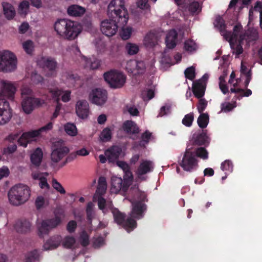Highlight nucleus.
Instances as JSON below:
<instances>
[{
	"label": "nucleus",
	"mask_w": 262,
	"mask_h": 262,
	"mask_svg": "<svg viewBox=\"0 0 262 262\" xmlns=\"http://www.w3.org/2000/svg\"><path fill=\"white\" fill-rule=\"evenodd\" d=\"M208 104L207 101L204 98H200L199 103L197 105V109L200 113H202L206 109Z\"/></svg>",
	"instance_id": "59"
},
{
	"label": "nucleus",
	"mask_w": 262,
	"mask_h": 262,
	"mask_svg": "<svg viewBox=\"0 0 262 262\" xmlns=\"http://www.w3.org/2000/svg\"><path fill=\"white\" fill-rule=\"evenodd\" d=\"M205 83H201V81H196L193 83L192 91L194 96L198 98H202L205 91Z\"/></svg>",
	"instance_id": "28"
},
{
	"label": "nucleus",
	"mask_w": 262,
	"mask_h": 262,
	"mask_svg": "<svg viewBox=\"0 0 262 262\" xmlns=\"http://www.w3.org/2000/svg\"><path fill=\"white\" fill-rule=\"evenodd\" d=\"M214 25L215 27L217 28L221 32V35L225 38H229L230 35L232 34L230 32H227L225 30L226 25L225 24V20L222 17L218 16L216 17Z\"/></svg>",
	"instance_id": "23"
},
{
	"label": "nucleus",
	"mask_w": 262,
	"mask_h": 262,
	"mask_svg": "<svg viewBox=\"0 0 262 262\" xmlns=\"http://www.w3.org/2000/svg\"><path fill=\"white\" fill-rule=\"evenodd\" d=\"M60 222L61 220L59 217L42 221L40 225L38 227L39 235L43 236L44 235L48 234L51 229L59 225Z\"/></svg>",
	"instance_id": "14"
},
{
	"label": "nucleus",
	"mask_w": 262,
	"mask_h": 262,
	"mask_svg": "<svg viewBox=\"0 0 262 262\" xmlns=\"http://www.w3.org/2000/svg\"><path fill=\"white\" fill-rule=\"evenodd\" d=\"M52 127L53 124L50 122L37 130L25 133L18 140V143L20 145L26 147L28 143L34 141L35 138L39 136L41 133L50 130Z\"/></svg>",
	"instance_id": "9"
},
{
	"label": "nucleus",
	"mask_w": 262,
	"mask_h": 262,
	"mask_svg": "<svg viewBox=\"0 0 262 262\" xmlns=\"http://www.w3.org/2000/svg\"><path fill=\"white\" fill-rule=\"evenodd\" d=\"M184 49L186 51L191 53L197 50L198 45L194 40L188 39L184 43Z\"/></svg>",
	"instance_id": "41"
},
{
	"label": "nucleus",
	"mask_w": 262,
	"mask_h": 262,
	"mask_svg": "<svg viewBox=\"0 0 262 262\" xmlns=\"http://www.w3.org/2000/svg\"><path fill=\"white\" fill-rule=\"evenodd\" d=\"M100 139L103 142L110 141L112 137V131L108 128H105L100 135Z\"/></svg>",
	"instance_id": "45"
},
{
	"label": "nucleus",
	"mask_w": 262,
	"mask_h": 262,
	"mask_svg": "<svg viewBox=\"0 0 262 262\" xmlns=\"http://www.w3.org/2000/svg\"><path fill=\"white\" fill-rule=\"evenodd\" d=\"M235 107V103L232 104L230 102H224L221 105V112H228Z\"/></svg>",
	"instance_id": "54"
},
{
	"label": "nucleus",
	"mask_w": 262,
	"mask_h": 262,
	"mask_svg": "<svg viewBox=\"0 0 262 262\" xmlns=\"http://www.w3.org/2000/svg\"><path fill=\"white\" fill-rule=\"evenodd\" d=\"M241 81L240 78H237L234 79V81L232 82V83H229L231 85L233 86V88H231L230 91L233 93H241L243 92V90L240 88H237L239 85V83Z\"/></svg>",
	"instance_id": "51"
},
{
	"label": "nucleus",
	"mask_w": 262,
	"mask_h": 262,
	"mask_svg": "<svg viewBox=\"0 0 262 262\" xmlns=\"http://www.w3.org/2000/svg\"><path fill=\"white\" fill-rule=\"evenodd\" d=\"M62 241V237L56 235L51 237L44 244L43 247L46 250H52L57 248Z\"/></svg>",
	"instance_id": "27"
},
{
	"label": "nucleus",
	"mask_w": 262,
	"mask_h": 262,
	"mask_svg": "<svg viewBox=\"0 0 262 262\" xmlns=\"http://www.w3.org/2000/svg\"><path fill=\"white\" fill-rule=\"evenodd\" d=\"M171 106L169 104H166L161 107L159 113L157 116L158 117H162L164 116L167 115L170 113Z\"/></svg>",
	"instance_id": "60"
},
{
	"label": "nucleus",
	"mask_w": 262,
	"mask_h": 262,
	"mask_svg": "<svg viewBox=\"0 0 262 262\" xmlns=\"http://www.w3.org/2000/svg\"><path fill=\"white\" fill-rule=\"evenodd\" d=\"M37 63L40 67L50 71L51 76L55 75L57 63L54 58L48 56L41 57L38 60Z\"/></svg>",
	"instance_id": "18"
},
{
	"label": "nucleus",
	"mask_w": 262,
	"mask_h": 262,
	"mask_svg": "<svg viewBox=\"0 0 262 262\" xmlns=\"http://www.w3.org/2000/svg\"><path fill=\"white\" fill-rule=\"evenodd\" d=\"M94 206V205L92 202H89L87 205L86 211L88 218L89 220H91L93 216L94 212L93 209Z\"/></svg>",
	"instance_id": "63"
},
{
	"label": "nucleus",
	"mask_w": 262,
	"mask_h": 262,
	"mask_svg": "<svg viewBox=\"0 0 262 262\" xmlns=\"http://www.w3.org/2000/svg\"><path fill=\"white\" fill-rule=\"evenodd\" d=\"M185 8L188 10L191 15H194L201 12L202 5L197 1H191L190 0V2H188V4L186 5Z\"/></svg>",
	"instance_id": "30"
},
{
	"label": "nucleus",
	"mask_w": 262,
	"mask_h": 262,
	"mask_svg": "<svg viewBox=\"0 0 262 262\" xmlns=\"http://www.w3.org/2000/svg\"><path fill=\"white\" fill-rule=\"evenodd\" d=\"M64 128L66 133L70 136H75L77 134L76 126L73 123H67L64 125Z\"/></svg>",
	"instance_id": "40"
},
{
	"label": "nucleus",
	"mask_w": 262,
	"mask_h": 262,
	"mask_svg": "<svg viewBox=\"0 0 262 262\" xmlns=\"http://www.w3.org/2000/svg\"><path fill=\"white\" fill-rule=\"evenodd\" d=\"M29 3L27 1H24L18 6V11L20 15L25 16L29 12Z\"/></svg>",
	"instance_id": "44"
},
{
	"label": "nucleus",
	"mask_w": 262,
	"mask_h": 262,
	"mask_svg": "<svg viewBox=\"0 0 262 262\" xmlns=\"http://www.w3.org/2000/svg\"><path fill=\"white\" fill-rule=\"evenodd\" d=\"M79 241L83 246H86L89 244V236L85 231L81 232L79 237Z\"/></svg>",
	"instance_id": "58"
},
{
	"label": "nucleus",
	"mask_w": 262,
	"mask_h": 262,
	"mask_svg": "<svg viewBox=\"0 0 262 262\" xmlns=\"http://www.w3.org/2000/svg\"><path fill=\"white\" fill-rule=\"evenodd\" d=\"M106 188V179L103 177H101L99 179L97 192L100 195H103L105 193Z\"/></svg>",
	"instance_id": "38"
},
{
	"label": "nucleus",
	"mask_w": 262,
	"mask_h": 262,
	"mask_svg": "<svg viewBox=\"0 0 262 262\" xmlns=\"http://www.w3.org/2000/svg\"><path fill=\"white\" fill-rule=\"evenodd\" d=\"M75 112L79 118H87L90 113L88 102L83 99L78 100L75 104Z\"/></svg>",
	"instance_id": "19"
},
{
	"label": "nucleus",
	"mask_w": 262,
	"mask_h": 262,
	"mask_svg": "<svg viewBox=\"0 0 262 262\" xmlns=\"http://www.w3.org/2000/svg\"><path fill=\"white\" fill-rule=\"evenodd\" d=\"M52 94V97L56 99L57 102H59V96L62 94V91L58 89H52L50 91Z\"/></svg>",
	"instance_id": "64"
},
{
	"label": "nucleus",
	"mask_w": 262,
	"mask_h": 262,
	"mask_svg": "<svg viewBox=\"0 0 262 262\" xmlns=\"http://www.w3.org/2000/svg\"><path fill=\"white\" fill-rule=\"evenodd\" d=\"M90 99L93 103L102 105L106 102L107 99V92L102 89H95L91 92Z\"/></svg>",
	"instance_id": "16"
},
{
	"label": "nucleus",
	"mask_w": 262,
	"mask_h": 262,
	"mask_svg": "<svg viewBox=\"0 0 262 262\" xmlns=\"http://www.w3.org/2000/svg\"><path fill=\"white\" fill-rule=\"evenodd\" d=\"M12 117V110L9 103L5 99H0V125L8 123Z\"/></svg>",
	"instance_id": "12"
},
{
	"label": "nucleus",
	"mask_w": 262,
	"mask_h": 262,
	"mask_svg": "<svg viewBox=\"0 0 262 262\" xmlns=\"http://www.w3.org/2000/svg\"><path fill=\"white\" fill-rule=\"evenodd\" d=\"M117 165L123 170L124 184L128 185L133 179V174L128 164L123 161H117Z\"/></svg>",
	"instance_id": "22"
},
{
	"label": "nucleus",
	"mask_w": 262,
	"mask_h": 262,
	"mask_svg": "<svg viewBox=\"0 0 262 262\" xmlns=\"http://www.w3.org/2000/svg\"><path fill=\"white\" fill-rule=\"evenodd\" d=\"M0 87L2 91H0V95H4L10 99H13L16 89L13 84L9 81L2 80L0 82Z\"/></svg>",
	"instance_id": "20"
},
{
	"label": "nucleus",
	"mask_w": 262,
	"mask_h": 262,
	"mask_svg": "<svg viewBox=\"0 0 262 262\" xmlns=\"http://www.w3.org/2000/svg\"><path fill=\"white\" fill-rule=\"evenodd\" d=\"M126 50L129 55H135L139 51L138 45L133 43H127L125 47Z\"/></svg>",
	"instance_id": "47"
},
{
	"label": "nucleus",
	"mask_w": 262,
	"mask_h": 262,
	"mask_svg": "<svg viewBox=\"0 0 262 262\" xmlns=\"http://www.w3.org/2000/svg\"><path fill=\"white\" fill-rule=\"evenodd\" d=\"M17 67V59L15 55L8 50L0 52V71L11 73L15 71Z\"/></svg>",
	"instance_id": "7"
},
{
	"label": "nucleus",
	"mask_w": 262,
	"mask_h": 262,
	"mask_svg": "<svg viewBox=\"0 0 262 262\" xmlns=\"http://www.w3.org/2000/svg\"><path fill=\"white\" fill-rule=\"evenodd\" d=\"M70 152L69 148L62 140L55 142L51 147V166L55 168Z\"/></svg>",
	"instance_id": "6"
},
{
	"label": "nucleus",
	"mask_w": 262,
	"mask_h": 262,
	"mask_svg": "<svg viewBox=\"0 0 262 262\" xmlns=\"http://www.w3.org/2000/svg\"><path fill=\"white\" fill-rule=\"evenodd\" d=\"M124 130L129 135H136L139 133V128L132 121H126L123 124Z\"/></svg>",
	"instance_id": "31"
},
{
	"label": "nucleus",
	"mask_w": 262,
	"mask_h": 262,
	"mask_svg": "<svg viewBox=\"0 0 262 262\" xmlns=\"http://www.w3.org/2000/svg\"><path fill=\"white\" fill-rule=\"evenodd\" d=\"M61 80L66 83L68 86L71 87L75 85L76 77H74L72 74L66 72L62 73Z\"/></svg>",
	"instance_id": "35"
},
{
	"label": "nucleus",
	"mask_w": 262,
	"mask_h": 262,
	"mask_svg": "<svg viewBox=\"0 0 262 262\" xmlns=\"http://www.w3.org/2000/svg\"><path fill=\"white\" fill-rule=\"evenodd\" d=\"M158 40L159 38L155 33L149 32L144 39V44L147 47L152 48L158 43Z\"/></svg>",
	"instance_id": "32"
},
{
	"label": "nucleus",
	"mask_w": 262,
	"mask_h": 262,
	"mask_svg": "<svg viewBox=\"0 0 262 262\" xmlns=\"http://www.w3.org/2000/svg\"><path fill=\"white\" fill-rule=\"evenodd\" d=\"M126 69L128 72L136 75L144 73L145 71L146 66L143 61L130 60L127 62Z\"/></svg>",
	"instance_id": "17"
},
{
	"label": "nucleus",
	"mask_w": 262,
	"mask_h": 262,
	"mask_svg": "<svg viewBox=\"0 0 262 262\" xmlns=\"http://www.w3.org/2000/svg\"><path fill=\"white\" fill-rule=\"evenodd\" d=\"M21 98L22 99L24 98H27L31 97H32L33 92L31 89H30L27 86H23L21 88Z\"/></svg>",
	"instance_id": "53"
},
{
	"label": "nucleus",
	"mask_w": 262,
	"mask_h": 262,
	"mask_svg": "<svg viewBox=\"0 0 262 262\" xmlns=\"http://www.w3.org/2000/svg\"><path fill=\"white\" fill-rule=\"evenodd\" d=\"M177 36L178 34L175 30H171L167 33L165 38V42L168 48L173 49L176 46Z\"/></svg>",
	"instance_id": "24"
},
{
	"label": "nucleus",
	"mask_w": 262,
	"mask_h": 262,
	"mask_svg": "<svg viewBox=\"0 0 262 262\" xmlns=\"http://www.w3.org/2000/svg\"><path fill=\"white\" fill-rule=\"evenodd\" d=\"M67 11L69 15L79 16L84 14L85 9L78 5H73L68 8Z\"/></svg>",
	"instance_id": "33"
},
{
	"label": "nucleus",
	"mask_w": 262,
	"mask_h": 262,
	"mask_svg": "<svg viewBox=\"0 0 262 262\" xmlns=\"http://www.w3.org/2000/svg\"><path fill=\"white\" fill-rule=\"evenodd\" d=\"M201 115L198 118V125L202 128H205L209 122V115L207 113H200Z\"/></svg>",
	"instance_id": "37"
},
{
	"label": "nucleus",
	"mask_w": 262,
	"mask_h": 262,
	"mask_svg": "<svg viewBox=\"0 0 262 262\" xmlns=\"http://www.w3.org/2000/svg\"><path fill=\"white\" fill-rule=\"evenodd\" d=\"M107 15L112 19L117 20L120 26L127 23L128 16L127 9L124 7L123 0H112L108 6Z\"/></svg>",
	"instance_id": "4"
},
{
	"label": "nucleus",
	"mask_w": 262,
	"mask_h": 262,
	"mask_svg": "<svg viewBox=\"0 0 262 262\" xmlns=\"http://www.w3.org/2000/svg\"><path fill=\"white\" fill-rule=\"evenodd\" d=\"M31 224L27 221H18L15 225V228L18 232L26 233L30 230Z\"/></svg>",
	"instance_id": "34"
},
{
	"label": "nucleus",
	"mask_w": 262,
	"mask_h": 262,
	"mask_svg": "<svg viewBox=\"0 0 262 262\" xmlns=\"http://www.w3.org/2000/svg\"><path fill=\"white\" fill-rule=\"evenodd\" d=\"M62 245L64 247L67 248H71L74 247L75 244V239L72 236H66L62 240Z\"/></svg>",
	"instance_id": "46"
},
{
	"label": "nucleus",
	"mask_w": 262,
	"mask_h": 262,
	"mask_svg": "<svg viewBox=\"0 0 262 262\" xmlns=\"http://www.w3.org/2000/svg\"><path fill=\"white\" fill-rule=\"evenodd\" d=\"M98 205L99 208L102 210L104 213L106 212L108 208H110V209L111 210V208H113L112 206V203H108L106 204L105 200L102 197H99L98 198Z\"/></svg>",
	"instance_id": "39"
},
{
	"label": "nucleus",
	"mask_w": 262,
	"mask_h": 262,
	"mask_svg": "<svg viewBox=\"0 0 262 262\" xmlns=\"http://www.w3.org/2000/svg\"><path fill=\"white\" fill-rule=\"evenodd\" d=\"M241 72L246 76V80L245 81V86L247 88L251 79V74L250 70H248L247 67L244 64L243 62H241Z\"/></svg>",
	"instance_id": "42"
},
{
	"label": "nucleus",
	"mask_w": 262,
	"mask_h": 262,
	"mask_svg": "<svg viewBox=\"0 0 262 262\" xmlns=\"http://www.w3.org/2000/svg\"><path fill=\"white\" fill-rule=\"evenodd\" d=\"M240 34L244 37V39L247 40L248 42L255 40L258 38V33L254 29L248 30L246 33L243 34V28H242L241 32L239 33V36Z\"/></svg>",
	"instance_id": "36"
},
{
	"label": "nucleus",
	"mask_w": 262,
	"mask_h": 262,
	"mask_svg": "<svg viewBox=\"0 0 262 262\" xmlns=\"http://www.w3.org/2000/svg\"><path fill=\"white\" fill-rule=\"evenodd\" d=\"M132 31L133 29L131 27H123L120 33V36L123 39H127L130 37Z\"/></svg>",
	"instance_id": "49"
},
{
	"label": "nucleus",
	"mask_w": 262,
	"mask_h": 262,
	"mask_svg": "<svg viewBox=\"0 0 262 262\" xmlns=\"http://www.w3.org/2000/svg\"><path fill=\"white\" fill-rule=\"evenodd\" d=\"M154 92L152 90L144 91L142 93V96L144 100H149L154 97Z\"/></svg>",
	"instance_id": "62"
},
{
	"label": "nucleus",
	"mask_w": 262,
	"mask_h": 262,
	"mask_svg": "<svg viewBox=\"0 0 262 262\" xmlns=\"http://www.w3.org/2000/svg\"><path fill=\"white\" fill-rule=\"evenodd\" d=\"M194 120V115L192 113L186 115L182 120V123L187 127L191 126Z\"/></svg>",
	"instance_id": "48"
},
{
	"label": "nucleus",
	"mask_w": 262,
	"mask_h": 262,
	"mask_svg": "<svg viewBox=\"0 0 262 262\" xmlns=\"http://www.w3.org/2000/svg\"><path fill=\"white\" fill-rule=\"evenodd\" d=\"M49 174L47 172H33L31 174V177L34 180H37L39 181L43 180V179L47 177Z\"/></svg>",
	"instance_id": "57"
},
{
	"label": "nucleus",
	"mask_w": 262,
	"mask_h": 262,
	"mask_svg": "<svg viewBox=\"0 0 262 262\" xmlns=\"http://www.w3.org/2000/svg\"><path fill=\"white\" fill-rule=\"evenodd\" d=\"M52 186L53 188L60 194H65L66 190L61 184L58 182L56 179L52 180Z\"/></svg>",
	"instance_id": "55"
},
{
	"label": "nucleus",
	"mask_w": 262,
	"mask_h": 262,
	"mask_svg": "<svg viewBox=\"0 0 262 262\" xmlns=\"http://www.w3.org/2000/svg\"><path fill=\"white\" fill-rule=\"evenodd\" d=\"M3 13L5 17L9 20L13 19L16 14V11L13 6L8 2L2 3Z\"/></svg>",
	"instance_id": "26"
},
{
	"label": "nucleus",
	"mask_w": 262,
	"mask_h": 262,
	"mask_svg": "<svg viewBox=\"0 0 262 262\" xmlns=\"http://www.w3.org/2000/svg\"><path fill=\"white\" fill-rule=\"evenodd\" d=\"M154 168V164L150 161L142 160L136 171V180L143 181L147 179L146 174L151 171Z\"/></svg>",
	"instance_id": "13"
},
{
	"label": "nucleus",
	"mask_w": 262,
	"mask_h": 262,
	"mask_svg": "<svg viewBox=\"0 0 262 262\" xmlns=\"http://www.w3.org/2000/svg\"><path fill=\"white\" fill-rule=\"evenodd\" d=\"M23 47L27 54H30L33 51L34 43L31 40H28L23 42Z\"/></svg>",
	"instance_id": "50"
},
{
	"label": "nucleus",
	"mask_w": 262,
	"mask_h": 262,
	"mask_svg": "<svg viewBox=\"0 0 262 262\" xmlns=\"http://www.w3.org/2000/svg\"><path fill=\"white\" fill-rule=\"evenodd\" d=\"M121 151L119 146H113L105 151V155L110 162H114L119 158Z\"/></svg>",
	"instance_id": "21"
},
{
	"label": "nucleus",
	"mask_w": 262,
	"mask_h": 262,
	"mask_svg": "<svg viewBox=\"0 0 262 262\" xmlns=\"http://www.w3.org/2000/svg\"><path fill=\"white\" fill-rule=\"evenodd\" d=\"M105 80L113 88H120L123 86L126 81L125 76L122 73L112 70L104 74Z\"/></svg>",
	"instance_id": "10"
},
{
	"label": "nucleus",
	"mask_w": 262,
	"mask_h": 262,
	"mask_svg": "<svg viewBox=\"0 0 262 262\" xmlns=\"http://www.w3.org/2000/svg\"><path fill=\"white\" fill-rule=\"evenodd\" d=\"M122 179L116 176H113L111 178V191L112 193H117L122 188L125 190L126 188L124 184H122Z\"/></svg>",
	"instance_id": "25"
},
{
	"label": "nucleus",
	"mask_w": 262,
	"mask_h": 262,
	"mask_svg": "<svg viewBox=\"0 0 262 262\" xmlns=\"http://www.w3.org/2000/svg\"><path fill=\"white\" fill-rule=\"evenodd\" d=\"M45 103V100L32 96L23 99L21 107L23 111L26 114H30L35 108L42 106Z\"/></svg>",
	"instance_id": "11"
},
{
	"label": "nucleus",
	"mask_w": 262,
	"mask_h": 262,
	"mask_svg": "<svg viewBox=\"0 0 262 262\" xmlns=\"http://www.w3.org/2000/svg\"><path fill=\"white\" fill-rule=\"evenodd\" d=\"M117 20L115 19H105L101 22V31L107 36L114 35L117 31Z\"/></svg>",
	"instance_id": "15"
},
{
	"label": "nucleus",
	"mask_w": 262,
	"mask_h": 262,
	"mask_svg": "<svg viewBox=\"0 0 262 262\" xmlns=\"http://www.w3.org/2000/svg\"><path fill=\"white\" fill-rule=\"evenodd\" d=\"M185 75L187 78L193 80L195 77V70L192 67L188 68L185 71Z\"/></svg>",
	"instance_id": "61"
},
{
	"label": "nucleus",
	"mask_w": 262,
	"mask_h": 262,
	"mask_svg": "<svg viewBox=\"0 0 262 262\" xmlns=\"http://www.w3.org/2000/svg\"><path fill=\"white\" fill-rule=\"evenodd\" d=\"M221 168L223 171L231 172L233 170V165L230 161L225 160L221 164Z\"/></svg>",
	"instance_id": "56"
},
{
	"label": "nucleus",
	"mask_w": 262,
	"mask_h": 262,
	"mask_svg": "<svg viewBox=\"0 0 262 262\" xmlns=\"http://www.w3.org/2000/svg\"><path fill=\"white\" fill-rule=\"evenodd\" d=\"M83 59L85 62V66L88 68H90L91 69H97L99 67L100 65L99 60L97 59H93V60H90L87 59L85 57H84Z\"/></svg>",
	"instance_id": "43"
},
{
	"label": "nucleus",
	"mask_w": 262,
	"mask_h": 262,
	"mask_svg": "<svg viewBox=\"0 0 262 262\" xmlns=\"http://www.w3.org/2000/svg\"><path fill=\"white\" fill-rule=\"evenodd\" d=\"M8 195L9 201L12 205H20L26 202L30 198V189L28 186L19 184L11 188Z\"/></svg>",
	"instance_id": "5"
},
{
	"label": "nucleus",
	"mask_w": 262,
	"mask_h": 262,
	"mask_svg": "<svg viewBox=\"0 0 262 262\" xmlns=\"http://www.w3.org/2000/svg\"><path fill=\"white\" fill-rule=\"evenodd\" d=\"M205 136L200 135L194 141L192 145L189 143L186 149L182 160L180 162V166L186 171L191 172L195 170L198 166V161L193 153L195 152L196 156L203 160H206L208 158V152L203 147L194 148V145H203L205 143Z\"/></svg>",
	"instance_id": "1"
},
{
	"label": "nucleus",
	"mask_w": 262,
	"mask_h": 262,
	"mask_svg": "<svg viewBox=\"0 0 262 262\" xmlns=\"http://www.w3.org/2000/svg\"><path fill=\"white\" fill-rule=\"evenodd\" d=\"M54 29L61 37L70 40L75 39L81 31V27L78 23L67 19L57 20Z\"/></svg>",
	"instance_id": "3"
},
{
	"label": "nucleus",
	"mask_w": 262,
	"mask_h": 262,
	"mask_svg": "<svg viewBox=\"0 0 262 262\" xmlns=\"http://www.w3.org/2000/svg\"><path fill=\"white\" fill-rule=\"evenodd\" d=\"M241 29V25H236L234 27L233 32L229 36L230 37L225 38L229 42L232 52L235 55L236 57H238L243 52L241 42L244 40V37L241 34L239 36L238 35Z\"/></svg>",
	"instance_id": "8"
},
{
	"label": "nucleus",
	"mask_w": 262,
	"mask_h": 262,
	"mask_svg": "<svg viewBox=\"0 0 262 262\" xmlns=\"http://www.w3.org/2000/svg\"><path fill=\"white\" fill-rule=\"evenodd\" d=\"M38 257V251L34 250L29 252L26 255V262H34Z\"/></svg>",
	"instance_id": "52"
},
{
	"label": "nucleus",
	"mask_w": 262,
	"mask_h": 262,
	"mask_svg": "<svg viewBox=\"0 0 262 262\" xmlns=\"http://www.w3.org/2000/svg\"><path fill=\"white\" fill-rule=\"evenodd\" d=\"M132 208L130 214V217L126 220L124 219V214L120 212L117 208H111L115 221L118 224L121 225L123 227L129 232L136 227V222L132 217L140 219L143 216L144 212L146 210V206L141 201L132 202Z\"/></svg>",
	"instance_id": "2"
},
{
	"label": "nucleus",
	"mask_w": 262,
	"mask_h": 262,
	"mask_svg": "<svg viewBox=\"0 0 262 262\" xmlns=\"http://www.w3.org/2000/svg\"><path fill=\"white\" fill-rule=\"evenodd\" d=\"M43 153L41 148L38 147L35 149L30 156V160L32 164L36 167H38L42 161Z\"/></svg>",
	"instance_id": "29"
}]
</instances>
